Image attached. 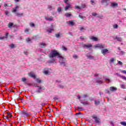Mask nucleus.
Here are the masks:
<instances>
[{
	"mask_svg": "<svg viewBox=\"0 0 126 126\" xmlns=\"http://www.w3.org/2000/svg\"><path fill=\"white\" fill-rule=\"evenodd\" d=\"M120 55L122 56L123 55H125V52L124 51H122L120 53Z\"/></svg>",
	"mask_w": 126,
	"mask_h": 126,
	"instance_id": "obj_54",
	"label": "nucleus"
},
{
	"mask_svg": "<svg viewBox=\"0 0 126 126\" xmlns=\"http://www.w3.org/2000/svg\"><path fill=\"white\" fill-rule=\"evenodd\" d=\"M75 8H76V9H79V10L81 9V7L77 5L75 6Z\"/></svg>",
	"mask_w": 126,
	"mask_h": 126,
	"instance_id": "obj_38",
	"label": "nucleus"
},
{
	"mask_svg": "<svg viewBox=\"0 0 126 126\" xmlns=\"http://www.w3.org/2000/svg\"><path fill=\"white\" fill-rule=\"evenodd\" d=\"M121 72H122V73H125V74H126V70H122L121 71Z\"/></svg>",
	"mask_w": 126,
	"mask_h": 126,
	"instance_id": "obj_57",
	"label": "nucleus"
},
{
	"mask_svg": "<svg viewBox=\"0 0 126 126\" xmlns=\"http://www.w3.org/2000/svg\"><path fill=\"white\" fill-rule=\"evenodd\" d=\"M118 63L119 64H120V65H122V64H123V62H121V61H119L118 62Z\"/></svg>",
	"mask_w": 126,
	"mask_h": 126,
	"instance_id": "obj_58",
	"label": "nucleus"
},
{
	"mask_svg": "<svg viewBox=\"0 0 126 126\" xmlns=\"http://www.w3.org/2000/svg\"><path fill=\"white\" fill-rule=\"evenodd\" d=\"M64 16L65 17H70V16H72V14H71V12H66L64 14Z\"/></svg>",
	"mask_w": 126,
	"mask_h": 126,
	"instance_id": "obj_14",
	"label": "nucleus"
},
{
	"mask_svg": "<svg viewBox=\"0 0 126 126\" xmlns=\"http://www.w3.org/2000/svg\"><path fill=\"white\" fill-rule=\"evenodd\" d=\"M115 39L117 40L119 42H121L122 40V37L119 36H116Z\"/></svg>",
	"mask_w": 126,
	"mask_h": 126,
	"instance_id": "obj_25",
	"label": "nucleus"
},
{
	"mask_svg": "<svg viewBox=\"0 0 126 126\" xmlns=\"http://www.w3.org/2000/svg\"><path fill=\"white\" fill-rule=\"evenodd\" d=\"M80 39H82V40H84V36H80Z\"/></svg>",
	"mask_w": 126,
	"mask_h": 126,
	"instance_id": "obj_63",
	"label": "nucleus"
},
{
	"mask_svg": "<svg viewBox=\"0 0 126 126\" xmlns=\"http://www.w3.org/2000/svg\"><path fill=\"white\" fill-rule=\"evenodd\" d=\"M79 17H80L81 19H83L84 18H86L85 17H83V16H81L80 15H79Z\"/></svg>",
	"mask_w": 126,
	"mask_h": 126,
	"instance_id": "obj_46",
	"label": "nucleus"
},
{
	"mask_svg": "<svg viewBox=\"0 0 126 126\" xmlns=\"http://www.w3.org/2000/svg\"><path fill=\"white\" fill-rule=\"evenodd\" d=\"M121 78L124 79V80H126V77L125 76H120Z\"/></svg>",
	"mask_w": 126,
	"mask_h": 126,
	"instance_id": "obj_41",
	"label": "nucleus"
},
{
	"mask_svg": "<svg viewBox=\"0 0 126 126\" xmlns=\"http://www.w3.org/2000/svg\"><path fill=\"white\" fill-rule=\"evenodd\" d=\"M68 8H72V7L71 6V5L69 3H67V5L65 7L64 10L66 11Z\"/></svg>",
	"mask_w": 126,
	"mask_h": 126,
	"instance_id": "obj_13",
	"label": "nucleus"
},
{
	"mask_svg": "<svg viewBox=\"0 0 126 126\" xmlns=\"http://www.w3.org/2000/svg\"><path fill=\"white\" fill-rule=\"evenodd\" d=\"M95 83L97 85H101L104 83V82H103L102 80H97L96 81Z\"/></svg>",
	"mask_w": 126,
	"mask_h": 126,
	"instance_id": "obj_15",
	"label": "nucleus"
},
{
	"mask_svg": "<svg viewBox=\"0 0 126 126\" xmlns=\"http://www.w3.org/2000/svg\"><path fill=\"white\" fill-rule=\"evenodd\" d=\"M115 61V59L112 58H111L110 59V63H114V62Z\"/></svg>",
	"mask_w": 126,
	"mask_h": 126,
	"instance_id": "obj_42",
	"label": "nucleus"
},
{
	"mask_svg": "<svg viewBox=\"0 0 126 126\" xmlns=\"http://www.w3.org/2000/svg\"><path fill=\"white\" fill-rule=\"evenodd\" d=\"M25 33H29V30H28V29H26L25 30Z\"/></svg>",
	"mask_w": 126,
	"mask_h": 126,
	"instance_id": "obj_52",
	"label": "nucleus"
},
{
	"mask_svg": "<svg viewBox=\"0 0 126 126\" xmlns=\"http://www.w3.org/2000/svg\"><path fill=\"white\" fill-rule=\"evenodd\" d=\"M54 31V29H48L47 30V32H48V33H52V32Z\"/></svg>",
	"mask_w": 126,
	"mask_h": 126,
	"instance_id": "obj_33",
	"label": "nucleus"
},
{
	"mask_svg": "<svg viewBox=\"0 0 126 126\" xmlns=\"http://www.w3.org/2000/svg\"><path fill=\"white\" fill-rule=\"evenodd\" d=\"M74 20H70L68 22H66L67 24L68 25H71V26H74Z\"/></svg>",
	"mask_w": 126,
	"mask_h": 126,
	"instance_id": "obj_9",
	"label": "nucleus"
},
{
	"mask_svg": "<svg viewBox=\"0 0 126 126\" xmlns=\"http://www.w3.org/2000/svg\"><path fill=\"white\" fill-rule=\"evenodd\" d=\"M55 37H56V38H60V37H63V35L61 32H58V33L55 34Z\"/></svg>",
	"mask_w": 126,
	"mask_h": 126,
	"instance_id": "obj_20",
	"label": "nucleus"
},
{
	"mask_svg": "<svg viewBox=\"0 0 126 126\" xmlns=\"http://www.w3.org/2000/svg\"><path fill=\"white\" fill-rule=\"evenodd\" d=\"M77 109H78V111H81V110H83V108H82V107H80L79 106L77 107Z\"/></svg>",
	"mask_w": 126,
	"mask_h": 126,
	"instance_id": "obj_45",
	"label": "nucleus"
},
{
	"mask_svg": "<svg viewBox=\"0 0 126 126\" xmlns=\"http://www.w3.org/2000/svg\"><path fill=\"white\" fill-rule=\"evenodd\" d=\"M92 47L93 45L91 43H86L83 45V48H84V49H88L89 50H90Z\"/></svg>",
	"mask_w": 126,
	"mask_h": 126,
	"instance_id": "obj_4",
	"label": "nucleus"
},
{
	"mask_svg": "<svg viewBox=\"0 0 126 126\" xmlns=\"http://www.w3.org/2000/svg\"><path fill=\"white\" fill-rule=\"evenodd\" d=\"M48 57L49 58H60V59H63V57L60 55V53L58 52L56 50H52L49 54Z\"/></svg>",
	"mask_w": 126,
	"mask_h": 126,
	"instance_id": "obj_1",
	"label": "nucleus"
},
{
	"mask_svg": "<svg viewBox=\"0 0 126 126\" xmlns=\"http://www.w3.org/2000/svg\"><path fill=\"white\" fill-rule=\"evenodd\" d=\"M26 80H27V79H26V78H22V81H23V82H24L25 84H27V82H26Z\"/></svg>",
	"mask_w": 126,
	"mask_h": 126,
	"instance_id": "obj_27",
	"label": "nucleus"
},
{
	"mask_svg": "<svg viewBox=\"0 0 126 126\" xmlns=\"http://www.w3.org/2000/svg\"><path fill=\"white\" fill-rule=\"evenodd\" d=\"M47 8L48 9H49V10H54V9H55V7L51 5H48Z\"/></svg>",
	"mask_w": 126,
	"mask_h": 126,
	"instance_id": "obj_19",
	"label": "nucleus"
},
{
	"mask_svg": "<svg viewBox=\"0 0 126 126\" xmlns=\"http://www.w3.org/2000/svg\"><path fill=\"white\" fill-rule=\"evenodd\" d=\"M101 2L102 3V4H105V5L106 6H107V5H108V1L107 0H101Z\"/></svg>",
	"mask_w": 126,
	"mask_h": 126,
	"instance_id": "obj_18",
	"label": "nucleus"
},
{
	"mask_svg": "<svg viewBox=\"0 0 126 126\" xmlns=\"http://www.w3.org/2000/svg\"><path fill=\"white\" fill-rule=\"evenodd\" d=\"M94 48H99V49H105L107 46L105 44H98L94 45Z\"/></svg>",
	"mask_w": 126,
	"mask_h": 126,
	"instance_id": "obj_5",
	"label": "nucleus"
},
{
	"mask_svg": "<svg viewBox=\"0 0 126 126\" xmlns=\"http://www.w3.org/2000/svg\"><path fill=\"white\" fill-rule=\"evenodd\" d=\"M5 13L6 15H7V14H8V11H5Z\"/></svg>",
	"mask_w": 126,
	"mask_h": 126,
	"instance_id": "obj_62",
	"label": "nucleus"
},
{
	"mask_svg": "<svg viewBox=\"0 0 126 126\" xmlns=\"http://www.w3.org/2000/svg\"><path fill=\"white\" fill-rule=\"evenodd\" d=\"M109 89L110 91H111L112 92H115V91H117V88L114 87H110Z\"/></svg>",
	"mask_w": 126,
	"mask_h": 126,
	"instance_id": "obj_17",
	"label": "nucleus"
},
{
	"mask_svg": "<svg viewBox=\"0 0 126 126\" xmlns=\"http://www.w3.org/2000/svg\"><path fill=\"white\" fill-rule=\"evenodd\" d=\"M4 6H5V7H6V6H9V5L8 4L5 3L4 4Z\"/></svg>",
	"mask_w": 126,
	"mask_h": 126,
	"instance_id": "obj_61",
	"label": "nucleus"
},
{
	"mask_svg": "<svg viewBox=\"0 0 126 126\" xmlns=\"http://www.w3.org/2000/svg\"><path fill=\"white\" fill-rule=\"evenodd\" d=\"M7 115L9 116V118H12V115L11 114V113L8 112L7 113Z\"/></svg>",
	"mask_w": 126,
	"mask_h": 126,
	"instance_id": "obj_36",
	"label": "nucleus"
},
{
	"mask_svg": "<svg viewBox=\"0 0 126 126\" xmlns=\"http://www.w3.org/2000/svg\"><path fill=\"white\" fill-rule=\"evenodd\" d=\"M40 46L41 48H44V47H45V46H46V44L44 43H40Z\"/></svg>",
	"mask_w": 126,
	"mask_h": 126,
	"instance_id": "obj_30",
	"label": "nucleus"
},
{
	"mask_svg": "<svg viewBox=\"0 0 126 126\" xmlns=\"http://www.w3.org/2000/svg\"><path fill=\"white\" fill-rule=\"evenodd\" d=\"M58 99H59V98L57 96H55V97H54V100H58Z\"/></svg>",
	"mask_w": 126,
	"mask_h": 126,
	"instance_id": "obj_55",
	"label": "nucleus"
},
{
	"mask_svg": "<svg viewBox=\"0 0 126 126\" xmlns=\"http://www.w3.org/2000/svg\"><path fill=\"white\" fill-rule=\"evenodd\" d=\"M121 125H122V126H126V122H121L120 123Z\"/></svg>",
	"mask_w": 126,
	"mask_h": 126,
	"instance_id": "obj_34",
	"label": "nucleus"
},
{
	"mask_svg": "<svg viewBox=\"0 0 126 126\" xmlns=\"http://www.w3.org/2000/svg\"><path fill=\"white\" fill-rule=\"evenodd\" d=\"M87 96H88L87 94H84L83 95V99H85V98H87Z\"/></svg>",
	"mask_w": 126,
	"mask_h": 126,
	"instance_id": "obj_51",
	"label": "nucleus"
},
{
	"mask_svg": "<svg viewBox=\"0 0 126 126\" xmlns=\"http://www.w3.org/2000/svg\"><path fill=\"white\" fill-rule=\"evenodd\" d=\"M118 5H119V4L117 3H114V2H112L111 3V6L112 7H115V6H118Z\"/></svg>",
	"mask_w": 126,
	"mask_h": 126,
	"instance_id": "obj_24",
	"label": "nucleus"
},
{
	"mask_svg": "<svg viewBox=\"0 0 126 126\" xmlns=\"http://www.w3.org/2000/svg\"><path fill=\"white\" fill-rule=\"evenodd\" d=\"M60 64H61V65H65V63L63 62H62L60 63Z\"/></svg>",
	"mask_w": 126,
	"mask_h": 126,
	"instance_id": "obj_49",
	"label": "nucleus"
},
{
	"mask_svg": "<svg viewBox=\"0 0 126 126\" xmlns=\"http://www.w3.org/2000/svg\"><path fill=\"white\" fill-rule=\"evenodd\" d=\"M91 117L93 119H94V122L97 125H100L101 124V119L100 118L97 117L95 115H93Z\"/></svg>",
	"mask_w": 126,
	"mask_h": 126,
	"instance_id": "obj_2",
	"label": "nucleus"
},
{
	"mask_svg": "<svg viewBox=\"0 0 126 126\" xmlns=\"http://www.w3.org/2000/svg\"><path fill=\"white\" fill-rule=\"evenodd\" d=\"M78 115H82V113L80 112L76 113V116H77V117H78Z\"/></svg>",
	"mask_w": 126,
	"mask_h": 126,
	"instance_id": "obj_48",
	"label": "nucleus"
},
{
	"mask_svg": "<svg viewBox=\"0 0 126 126\" xmlns=\"http://www.w3.org/2000/svg\"><path fill=\"white\" fill-rule=\"evenodd\" d=\"M62 49L63 51H67V48H66V47H65L64 46H62Z\"/></svg>",
	"mask_w": 126,
	"mask_h": 126,
	"instance_id": "obj_32",
	"label": "nucleus"
},
{
	"mask_svg": "<svg viewBox=\"0 0 126 126\" xmlns=\"http://www.w3.org/2000/svg\"><path fill=\"white\" fill-rule=\"evenodd\" d=\"M59 87L60 88H63V85H59Z\"/></svg>",
	"mask_w": 126,
	"mask_h": 126,
	"instance_id": "obj_59",
	"label": "nucleus"
},
{
	"mask_svg": "<svg viewBox=\"0 0 126 126\" xmlns=\"http://www.w3.org/2000/svg\"><path fill=\"white\" fill-rule=\"evenodd\" d=\"M92 15H93V16H96V17H98V18L101 17V16H100V15H99V14H98L97 13H95V12L92 13Z\"/></svg>",
	"mask_w": 126,
	"mask_h": 126,
	"instance_id": "obj_21",
	"label": "nucleus"
},
{
	"mask_svg": "<svg viewBox=\"0 0 126 126\" xmlns=\"http://www.w3.org/2000/svg\"><path fill=\"white\" fill-rule=\"evenodd\" d=\"M38 89L36 91L37 93H40L41 92V90H45L46 88H45L43 86L42 87H37Z\"/></svg>",
	"mask_w": 126,
	"mask_h": 126,
	"instance_id": "obj_8",
	"label": "nucleus"
},
{
	"mask_svg": "<svg viewBox=\"0 0 126 126\" xmlns=\"http://www.w3.org/2000/svg\"><path fill=\"white\" fill-rule=\"evenodd\" d=\"M29 76L30 77H32V78H33V79H35L36 78V75L33 73V72H31L28 73Z\"/></svg>",
	"mask_w": 126,
	"mask_h": 126,
	"instance_id": "obj_7",
	"label": "nucleus"
},
{
	"mask_svg": "<svg viewBox=\"0 0 126 126\" xmlns=\"http://www.w3.org/2000/svg\"><path fill=\"white\" fill-rule=\"evenodd\" d=\"M10 48H14V44L12 43L11 45H10Z\"/></svg>",
	"mask_w": 126,
	"mask_h": 126,
	"instance_id": "obj_56",
	"label": "nucleus"
},
{
	"mask_svg": "<svg viewBox=\"0 0 126 126\" xmlns=\"http://www.w3.org/2000/svg\"><path fill=\"white\" fill-rule=\"evenodd\" d=\"M101 53L103 54L104 56L106 55V53H109V50L107 49H104L101 50Z\"/></svg>",
	"mask_w": 126,
	"mask_h": 126,
	"instance_id": "obj_10",
	"label": "nucleus"
},
{
	"mask_svg": "<svg viewBox=\"0 0 126 126\" xmlns=\"http://www.w3.org/2000/svg\"><path fill=\"white\" fill-rule=\"evenodd\" d=\"M45 19L48 21H53V17L51 16L50 17H49V18L45 17Z\"/></svg>",
	"mask_w": 126,
	"mask_h": 126,
	"instance_id": "obj_22",
	"label": "nucleus"
},
{
	"mask_svg": "<svg viewBox=\"0 0 126 126\" xmlns=\"http://www.w3.org/2000/svg\"><path fill=\"white\" fill-rule=\"evenodd\" d=\"M80 103H81V104H83V105H84V106H86V105H89V104L88 103V102L81 101Z\"/></svg>",
	"mask_w": 126,
	"mask_h": 126,
	"instance_id": "obj_26",
	"label": "nucleus"
},
{
	"mask_svg": "<svg viewBox=\"0 0 126 126\" xmlns=\"http://www.w3.org/2000/svg\"><path fill=\"white\" fill-rule=\"evenodd\" d=\"M90 40H92V41H99V39L98 38L94 37V36H91L90 37Z\"/></svg>",
	"mask_w": 126,
	"mask_h": 126,
	"instance_id": "obj_12",
	"label": "nucleus"
},
{
	"mask_svg": "<svg viewBox=\"0 0 126 126\" xmlns=\"http://www.w3.org/2000/svg\"><path fill=\"white\" fill-rule=\"evenodd\" d=\"M57 59H56V58H53V59H50L49 62L50 63H54V62H56V60Z\"/></svg>",
	"mask_w": 126,
	"mask_h": 126,
	"instance_id": "obj_23",
	"label": "nucleus"
},
{
	"mask_svg": "<svg viewBox=\"0 0 126 126\" xmlns=\"http://www.w3.org/2000/svg\"><path fill=\"white\" fill-rule=\"evenodd\" d=\"M43 72H44V74H46V75L47 74H49V71H48V70H45Z\"/></svg>",
	"mask_w": 126,
	"mask_h": 126,
	"instance_id": "obj_43",
	"label": "nucleus"
},
{
	"mask_svg": "<svg viewBox=\"0 0 126 126\" xmlns=\"http://www.w3.org/2000/svg\"><path fill=\"white\" fill-rule=\"evenodd\" d=\"M104 91H105V93L107 94H111V93H110V91H109V89H105Z\"/></svg>",
	"mask_w": 126,
	"mask_h": 126,
	"instance_id": "obj_31",
	"label": "nucleus"
},
{
	"mask_svg": "<svg viewBox=\"0 0 126 126\" xmlns=\"http://www.w3.org/2000/svg\"><path fill=\"white\" fill-rule=\"evenodd\" d=\"M21 114L22 115V116H23L24 117H29V116H31V113L25 110H23L21 111Z\"/></svg>",
	"mask_w": 126,
	"mask_h": 126,
	"instance_id": "obj_3",
	"label": "nucleus"
},
{
	"mask_svg": "<svg viewBox=\"0 0 126 126\" xmlns=\"http://www.w3.org/2000/svg\"><path fill=\"white\" fill-rule=\"evenodd\" d=\"M8 32H6L5 36L0 35V40H2L3 41H6L8 37Z\"/></svg>",
	"mask_w": 126,
	"mask_h": 126,
	"instance_id": "obj_6",
	"label": "nucleus"
},
{
	"mask_svg": "<svg viewBox=\"0 0 126 126\" xmlns=\"http://www.w3.org/2000/svg\"><path fill=\"white\" fill-rule=\"evenodd\" d=\"M119 27V25L116 24L113 25V28L114 29H117V28H118Z\"/></svg>",
	"mask_w": 126,
	"mask_h": 126,
	"instance_id": "obj_39",
	"label": "nucleus"
},
{
	"mask_svg": "<svg viewBox=\"0 0 126 126\" xmlns=\"http://www.w3.org/2000/svg\"><path fill=\"white\" fill-rule=\"evenodd\" d=\"M87 58L88 59H93V56H92L91 55H89V56H87Z\"/></svg>",
	"mask_w": 126,
	"mask_h": 126,
	"instance_id": "obj_50",
	"label": "nucleus"
},
{
	"mask_svg": "<svg viewBox=\"0 0 126 126\" xmlns=\"http://www.w3.org/2000/svg\"><path fill=\"white\" fill-rule=\"evenodd\" d=\"M16 16H18V17L23 16V13H16Z\"/></svg>",
	"mask_w": 126,
	"mask_h": 126,
	"instance_id": "obj_28",
	"label": "nucleus"
},
{
	"mask_svg": "<svg viewBox=\"0 0 126 126\" xmlns=\"http://www.w3.org/2000/svg\"><path fill=\"white\" fill-rule=\"evenodd\" d=\"M18 8H19V6L18 5H16L15 6V7L13 8L12 12H13V13L16 12L17 11V9H18Z\"/></svg>",
	"mask_w": 126,
	"mask_h": 126,
	"instance_id": "obj_16",
	"label": "nucleus"
},
{
	"mask_svg": "<svg viewBox=\"0 0 126 126\" xmlns=\"http://www.w3.org/2000/svg\"><path fill=\"white\" fill-rule=\"evenodd\" d=\"M90 2L92 3V4H94V3H95V2H94V1L93 0H91Z\"/></svg>",
	"mask_w": 126,
	"mask_h": 126,
	"instance_id": "obj_60",
	"label": "nucleus"
},
{
	"mask_svg": "<svg viewBox=\"0 0 126 126\" xmlns=\"http://www.w3.org/2000/svg\"><path fill=\"white\" fill-rule=\"evenodd\" d=\"M57 11H58V12H61L62 11V7H59L57 9Z\"/></svg>",
	"mask_w": 126,
	"mask_h": 126,
	"instance_id": "obj_37",
	"label": "nucleus"
},
{
	"mask_svg": "<svg viewBox=\"0 0 126 126\" xmlns=\"http://www.w3.org/2000/svg\"><path fill=\"white\" fill-rule=\"evenodd\" d=\"M121 86L123 89H126V86L125 85H121Z\"/></svg>",
	"mask_w": 126,
	"mask_h": 126,
	"instance_id": "obj_44",
	"label": "nucleus"
},
{
	"mask_svg": "<svg viewBox=\"0 0 126 126\" xmlns=\"http://www.w3.org/2000/svg\"><path fill=\"white\" fill-rule=\"evenodd\" d=\"M27 42H29V41H30V38H27Z\"/></svg>",
	"mask_w": 126,
	"mask_h": 126,
	"instance_id": "obj_64",
	"label": "nucleus"
},
{
	"mask_svg": "<svg viewBox=\"0 0 126 126\" xmlns=\"http://www.w3.org/2000/svg\"><path fill=\"white\" fill-rule=\"evenodd\" d=\"M105 81H109V82H111V80L109 78H105Z\"/></svg>",
	"mask_w": 126,
	"mask_h": 126,
	"instance_id": "obj_47",
	"label": "nucleus"
},
{
	"mask_svg": "<svg viewBox=\"0 0 126 126\" xmlns=\"http://www.w3.org/2000/svg\"><path fill=\"white\" fill-rule=\"evenodd\" d=\"M8 28H10V29H11V28L15 27V26L14 25V24H13V23L10 22L8 24Z\"/></svg>",
	"mask_w": 126,
	"mask_h": 126,
	"instance_id": "obj_11",
	"label": "nucleus"
},
{
	"mask_svg": "<svg viewBox=\"0 0 126 126\" xmlns=\"http://www.w3.org/2000/svg\"><path fill=\"white\" fill-rule=\"evenodd\" d=\"M36 81H37V83H42V80H40L39 79H37Z\"/></svg>",
	"mask_w": 126,
	"mask_h": 126,
	"instance_id": "obj_40",
	"label": "nucleus"
},
{
	"mask_svg": "<svg viewBox=\"0 0 126 126\" xmlns=\"http://www.w3.org/2000/svg\"><path fill=\"white\" fill-rule=\"evenodd\" d=\"M30 26H31V27H35V24L32 22L30 23Z\"/></svg>",
	"mask_w": 126,
	"mask_h": 126,
	"instance_id": "obj_35",
	"label": "nucleus"
},
{
	"mask_svg": "<svg viewBox=\"0 0 126 126\" xmlns=\"http://www.w3.org/2000/svg\"><path fill=\"white\" fill-rule=\"evenodd\" d=\"M73 58H74V59H77V58H78V56H77V55H74L73 56Z\"/></svg>",
	"mask_w": 126,
	"mask_h": 126,
	"instance_id": "obj_53",
	"label": "nucleus"
},
{
	"mask_svg": "<svg viewBox=\"0 0 126 126\" xmlns=\"http://www.w3.org/2000/svg\"><path fill=\"white\" fill-rule=\"evenodd\" d=\"M94 104L96 105H100V101L94 100Z\"/></svg>",
	"mask_w": 126,
	"mask_h": 126,
	"instance_id": "obj_29",
	"label": "nucleus"
}]
</instances>
